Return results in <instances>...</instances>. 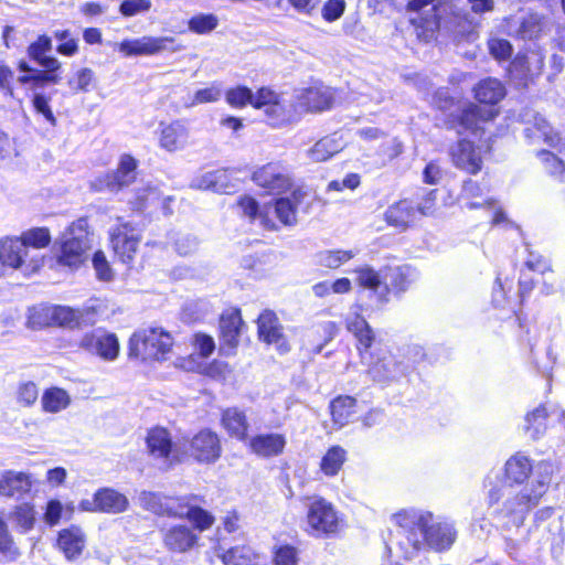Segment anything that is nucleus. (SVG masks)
Listing matches in <instances>:
<instances>
[{"mask_svg":"<svg viewBox=\"0 0 565 565\" xmlns=\"http://www.w3.org/2000/svg\"><path fill=\"white\" fill-rule=\"evenodd\" d=\"M396 523L402 529L401 534H406L409 527L407 540L415 550L422 545V540L436 551H443L451 546L456 539V532L447 522L433 523V514L425 513H398L394 515Z\"/></svg>","mask_w":565,"mask_h":565,"instance_id":"nucleus-1","label":"nucleus"},{"mask_svg":"<svg viewBox=\"0 0 565 565\" xmlns=\"http://www.w3.org/2000/svg\"><path fill=\"white\" fill-rule=\"evenodd\" d=\"M90 247L92 238L88 231V221L81 217L63 233L57 262L60 265L72 269L78 268L88 258Z\"/></svg>","mask_w":565,"mask_h":565,"instance_id":"nucleus-2","label":"nucleus"},{"mask_svg":"<svg viewBox=\"0 0 565 565\" xmlns=\"http://www.w3.org/2000/svg\"><path fill=\"white\" fill-rule=\"evenodd\" d=\"M173 345L169 332L159 327H148L136 331L129 340V356L142 360H161Z\"/></svg>","mask_w":565,"mask_h":565,"instance_id":"nucleus-3","label":"nucleus"},{"mask_svg":"<svg viewBox=\"0 0 565 565\" xmlns=\"http://www.w3.org/2000/svg\"><path fill=\"white\" fill-rule=\"evenodd\" d=\"M255 108L264 113L267 122L273 127H280L296 119L297 107L285 95L267 87L256 93Z\"/></svg>","mask_w":565,"mask_h":565,"instance_id":"nucleus-4","label":"nucleus"},{"mask_svg":"<svg viewBox=\"0 0 565 565\" xmlns=\"http://www.w3.org/2000/svg\"><path fill=\"white\" fill-rule=\"evenodd\" d=\"M0 263L12 269L32 273L43 265V258L38 254L30 255V250L19 237H4L0 239Z\"/></svg>","mask_w":565,"mask_h":565,"instance_id":"nucleus-5","label":"nucleus"},{"mask_svg":"<svg viewBox=\"0 0 565 565\" xmlns=\"http://www.w3.org/2000/svg\"><path fill=\"white\" fill-rule=\"evenodd\" d=\"M136 159L129 154H124L120 158L117 170L97 177L92 182V188L96 191L118 192L136 180Z\"/></svg>","mask_w":565,"mask_h":565,"instance_id":"nucleus-6","label":"nucleus"},{"mask_svg":"<svg viewBox=\"0 0 565 565\" xmlns=\"http://www.w3.org/2000/svg\"><path fill=\"white\" fill-rule=\"evenodd\" d=\"M308 525L315 535H329L338 531L339 518L331 503L315 499L308 507Z\"/></svg>","mask_w":565,"mask_h":565,"instance_id":"nucleus-7","label":"nucleus"},{"mask_svg":"<svg viewBox=\"0 0 565 565\" xmlns=\"http://www.w3.org/2000/svg\"><path fill=\"white\" fill-rule=\"evenodd\" d=\"M174 40L172 38H153L142 36L134 40H124L118 44V50L126 56L134 55H153L162 51H180L181 45H173Z\"/></svg>","mask_w":565,"mask_h":565,"instance_id":"nucleus-8","label":"nucleus"},{"mask_svg":"<svg viewBox=\"0 0 565 565\" xmlns=\"http://www.w3.org/2000/svg\"><path fill=\"white\" fill-rule=\"evenodd\" d=\"M547 23L537 13H526L521 17H510L504 20L505 32L521 40H536L544 32Z\"/></svg>","mask_w":565,"mask_h":565,"instance_id":"nucleus-9","label":"nucleus"},{"mask_svg":"<svg viewBox=\"0 0 565 565\" xmlns=\"http://www.w3.org/2000/svg\"><path fill=\"white\" fill-rule=\"evenodd\" d=\"M543 66L544 55L540 51H529L515 56L510 65L509 73L518 85L525 86L542 73Z\"/></svg>","mask_w":565,"mask_h":565,"instance_id":"nucleus-10","label":"nucleus"},{"mask_svg":"<svg viewBox=\"0 0 565 565\" xmlns=\"http://www.w3.org/2000/svg\"><path fill=\"white\" fill-rule=\"evenodd\" d=\"M146 444L148 454L166 469L180 460L172 448L171 436L164 428L151 429L146 438Z\"/></svg>","mask_w":565,"mask_h":565,"instance_id":"nucleus-11","label":"nucleus"},{"mask_svg":"<svg viewBox=\"0 0 565 565\" xmlns=\"http://www.w3.org/2000/svg\"><path fill=\"white\" fill-rule=\"evenodd\" d=\"M334 94L330 87L313 86L301 89L296 95L297 110L307 113H320L332 107Z\"/></svg>","mask_w":565,"mask_h":565,"instance_id":"nucleus-12","label":"nucleus"},{"mask_svg":"<svg viewBox=\"0 0 565 565\" xmlns=\"http://www.w3.org/2000/svg\"><path fill=\"white\" fill-rule=\"evenodd\" d=\"M222 447L218 436L209 430L199 431L190 441L189 452L196 461L212 463L221 456Z\"/></svg>","mask_w":565,"mask_h":565,"instance_id":"nucleus-13","label":"nucleus"},{"mask_svg":"<svg viewBox=\"0 0 565 565\" xmlns=\"http://www.w3.org/2000/svg\"><path fill=\"white\" fill-rule=\"evenodd\" d=\"M121 221V217H118ZM111 244L115 254L122 263H130L137 252L139 234L128 222H120L111 232Z\"/></svg>","mask_w":565,"mask_h":565,"instance_id":"nucleus-14","label":"nucleus"},{"mask_svg":"<svg viewBox=\"0 0 565 565\" xmlns=\"http://www.w3.org/2000/svg\"><path fill=\"white\" fill-rule=\"evenodd\" d=\"M79 347L106 361L115 360L119 353V341L114 333H86L81 339Z\"/></svg>","mask_w":565,"mask_h":565,"instance_id":"nucleus-15","label":"nucleus"},{"mask_svg":"<svg viewBox=\"0 0 565 565\" xmlns=\"http://www.w3.org/2000/svg\"><path fill=\"white\" fill-rule=\"evenodd\" d=\"M140 505L157 515L183 518L184 509L177 500L160 493L142 491L139 494Z\"/></svg>","mask_w":565,"mask_h":565,"instance_id":"nucleus-16","label":"nucleus"},{"mask_svg":"<svg viewBox=\"0 0 565 565\" xmlns=\"http://www.w3.org/2000/svg\"><path fill=\"white\" fill-rule=\"evenodd\" d=\"M253 180L257 185L277 193L287 190L291 184L286 170L277 163H268L255 171Z\"/></svg>","mask_w":565,"mask_h":565,"instance_id":"nucleus-17","label":"nucleus"},{"mask_svg":"<svg viewBox=\"0 0 565 565\" xmlns=\"http://www.w3.org/2000/svg\"><path fill=\"white\" fill-rule=\"evenodd\" d=\"M33 481L29 473L6 470L0 476V495L15 500L30 493Z\"/></svg>","mask_w":565,"mask_h":565,"instance_id":"nucleus-18","label":"nucleus"},{"mask_svg":"<svg viewBox=\"0 0 565 565\" xmlns=\"http://www.w3.org/2000/svg\"><path fill=\"white\" fill-rule=\"evenodd\" d=\"M451 158L455 166L469 173L476 174L481 170V157L472 142L462 139L451 148Z\"/></svg>","mask_w":565,"mask_h":565,"instance_id":"nucleus-19","label":"nucleus"},{"mask_svg":"<svg viewBox=\"0 0 565 565\" xmlns=\"http://www.w3.org/2000/svg\"><path fill=\"white\" fill-rule=\"evenodd\" d=\"M189 129L181 120L160 125L159 145L162 149L174 152L183 149L189 139Z\"/></svg>","mask_w":565,"mask_h":565,"instance_id":"nucleus-20","label":"nucleus"},{"mask_svg":"<svg viewBox=\"0 0 565 565\" xmlns=\"http://www.w3.org/2000/svg\"><path fill=\"white\" fill-rule=\"evenodd\" d=\"M44 312L53 322L66 328H76L82 324L92 323L90 317L94 315V312L88 309L79 310L63 306L46 308Z\"/></svg>","mask_w":565,"mask_h":565,"instance_id":"nucleus-21","label":"nucleus"},{"mask_svg":"<svg viewBox=\"0 0 565 565\" xmlns=\"http://www.w3.org/2000/svg\"><path fill=\"white\" fill-rule=\"evenodd\" d=\"M198 535L185 525H174L163 534L164 546L173 553H185L198 543Z\"/></svg>","mask_w":565,"mask_h":565,"instance_id":"nucleus-22","label":"nucleus"},{"mask_svg":"<svg viewBox=\"0 0 565 565\" xmlns=\"http://www.w3.org/2000/svg\"><path fill=\"white\" fill-rule=\"evenodd\" d=\"M259 338L268 343L275 344L278 349L287 350L285 339L281 332V326L277 316L269 310H265L257 320Z\"/></svg>","mask_w":565,"mask_h":565,"instance_id":"nucleus-23","label":"nucleus"},{"mask_svg":"<svg viewBox=\"0 0 565 565\" xmlns=\"http://www.w3.org/2000/svg\"><path fill=\"white\" fill-rule=\"evenodd\" d=\"M286 438L281 434H262L253 437L249 447L260 457H275L284 451Z\"/></svg>","mask_w":565,"mask_h":565,"instance_id":"nucleus-24","label":"nucleus"},{"mask_svg":"<svg viewBox=\"0 0 565 565\" xmlns=\"http://www.w3.org/2000/svg\"><path fill=\"white\" fill-rule=\"evenodd\" d=\"M307 193L302 190H295L290 196L280 198L275 202V213L285 225H292L297 222V212L302 205Z\"/></svg>","mask_w":565,"mask_h":565,"instance_id":"nucleus-25","label":"nucleus"},{"mask_svg":"<svg viewBox=\"0 0 565 565\" xmlns=\"http://www.w3.org/2000/svg\"><path fill=\"white\" fill-rule=\"evenodd\" d=\"M384 216L388 225L405 231L414 222L415 209L409 201L402 200L388 206Z\"/></svg>","mask_w":565,"mask_h":565,"instance_id":"nucleus-26","label":"nucleus"},{"mask_svg":"<svg viewBox=\"0 0 565 565\" xmlns=\"http://www.w3.org/2000/svg\"><path fill=\"white\" fill-rule=\"evenodd\" d=\"M498 115L491 106L469 105L460 115V125L466 130L477 131L481 122L489 121Z\"/></svg>","mask_w":565,"mask_h":565,"instance_id":"nucleus-27","label":"nucleus"},{"mask_svg":"<svg viewBox=\"0 0 565 565\" xmlns=\"http://www.w3.org/2000/svg\"><path fill=\"white\" fill-rule=\"evenodd\" d=\"M99 512L118 514L127 511L129 500L127 497L113 488H102L97 491Z\"/></svg>","mask_w":565,"mask_h":565,"instance_id":"nucleus-28","label":"nucleus"},{"mask_svg":"<svg viewBox=\"0 0 565 565\" xmlns=\"http://www.w3.org/2000/svg\"><path fill=\"white\" fill-rule=\"evenodd\" d=\"M475 97L483 106L499 103L505 95L504 86L495 78L480 81L475 87Z\"/></svg>","mask_w":565,"mask_h":565,"instance_id":"nucleus-29","label":"nucleus"},{"mask_svg":"<svg viewBox=\"0 0 565 565\" xmlns=\"http://www.w3.org/2000/svg\"><path fill=\"white\" fill-rule=\"evenodd\" d=\"M57 544L68 559L81 555L85 546V537L77 527L63 530L60 532Z\"/></svg>","mask_w":565,"mask_h":565,"instance_id":"nucleus-30","label":"nucleus"},{"mask_svg":"<svg viewBox=\"0 0 565 565\" xmlns=\"http://www.w3.org/2000/svg\"><path fill=\"white\" fill-rule=\"evenodd\" d=\"M243 321L239 311L223 315L220 320V330L223 342L231 349L238 343Z\"/></svg>","mask_w":565,"mask_h":565,"instance_id":"nucleus-31","label":"nucleus"},{"mask_svg":"<svg viewBox=\"0 0 565 565\" xmlns=\"http://www.w3.org/2000/svg\"><path fill=\"white\" fill-rule=\"evenodd\" d=\"M353 315L354 317L352 319H348L347 321V328L350 332L354 334L356 340L359 341L360 345L363 347L365 350L369 349L374 340V332L366 322V320L360 316L359 311L361 310L360 305H355L353 307Z\"/></svg>","mask_w":565,"mask_h":565,"instance_id":"nucleus-32","label":"nucleus"},{"mask_svg":"<svg viewBox=\"0 0 565 565\" xmlns=\"http://www.w3.org/2000/svg\"><path fill=\"white\" fill-rule=\"evenodd\" d=\"M355 399L351 396H339L330 404L332 420L338 427L347 425L354 415Z\"/></svg>","mask_w":565,"mask_h":565,"instance_id":"nucleus-33","label":"nucleus"},{"mask_svg":"<svg viewBox=\"0 0 565 565\" xmlns=\"http://www.w3.org/2000/svg\"><path fill=\"white\" fill-rule=\"evenodd\" d=\"M222 423L225 429L234 437L244 439L248 424L243 412L237 408H228L223 413Z\"/></svg>","mask_w":565,"mask_h":565,"instance_id":"nucleus-34","label":"nucleus"},{"mask_svg":"<svg viewBox=\"0 0 565 565\" xmlns=\"http://www.w3.org/2000/svg\"><path fill=\"white\" fill-rule=\"evenodd\" d=\"M224 565H254L256 554L247 545H236L220 554Z\"/></svg>","mask_w":565,"mask_h":565,"instance_id":"nucleus-35","label":"nucleus"},{"mask_svg":"<svg viewBox=\"0 0 565 565\" xmlns=\"http://www.w3.org/2000/svg\"><path fill=\"white\" fill-rule=\"evenodd\" d=\"M347 459V451L340 446L328 449L320 462L321 471L329 477L338 475Z\"/></svg>","mask_w":565,"mask_h":565,"instance_id":"nucleus-36","label":"nucleus"},{"mask_svg":"<svg viewBox=\"0 0 565 565\" xmlns=\"http://www.w3.org/2000/svg\"><path fill=\"white\" fill-rule=\"evenodd\" d=\"M340 149L341 145L334 136H327L308 150V157L315 162H322L339 152Z\"/></svg>","mask_w":565,"mask_h":565,"instance_id":"nucleus-37","label":"nucleus"},{"mask_svg":"<svg viewBox=\"0 0 565 565\" xmlns=\"http://www.w3.org/2000/svg\"><path fill=\"white\" fill-rule=\"evenodd\" d=\"M9 520L19 529L22 533H26L33 529L36 518L33 505L29 503H21L15 505L13 511L9 515Z\"/></svg>","mask_w":565,"mask_h":565,"instance_id":"nucleus-38","label":"nucleus"},{"mask_svg":"<svg viewBox=\"0 0 565 565\" xmlns=\"http://www.w3.org/2000/svg\"><path fill=\"white\" fill-rule=\"evenodd\" d=\"M41 403L44 412L58 413L68 406L70 396L64 390L52 387L43 393Z\"/></svg>","mask_w":565,"mask_h":565,"instance_id":"nucleus-39","label":"nucleus"},{"mask_svg":"<svg viewBox=\"0 0 565 565\" xmlns=\"http://www.w3.org/2000/svg\"><path fill=\"white\" fill-rule=\"evenodd\" d=\"M554 467L551 462L542 461L535 468L536 486L532 488L533 494H529L527 500L535 502L536 499L546 492L547 486L551 482Z\"/></svg>","mask_w":565,"mask_h":565,"instance_id":"nucleus-40","label":"nucleus"},{"mask_svg":"<svg viewBox=\"0 0 565 565\" xmlns=\"http://www.w3.org/2000/svg\"><path fill=\"white\" fill-rule=\"evenodd\" d=\"M531 469L532 466L530 460L520 455L510 458L505 463V473L508 479L516 483L523 482L529 477Z\"/></svg>","mask_w":565,"mask_h":565,"instance_id":"nucleus-41","label":"nucleus"},{"mask_svg":"<svg viewBox=\"0 0 565 565\" xmlns=\"http://www.w3.org/2000/svg\"><path fill=\"white\" fill-rule=\"evenodd\" d=\"M529 494H533L532 489H523L520 493H518L514 498H510L505 501L504 508L507 514H516L522 516L524 513L530 511L533 507L537 505L540 499H536L535 502L527 500L526 497Z\"/></svg>","mask_w":565,"mask_h":565,"instance_id":"nucleus-42","label":"nucleus"},{"mask_svg":"<svg viewBox=\"0 0 565 565\" xmlns=\"http://www.w3.org/2000/svg\"><path fill=\"white\" fill-rule=\"evenodd\" d=\"M525 132L527 137L543 139L551 146L559 141L558 135L553 131L546 119L541 116L534 118L533 127L526 128Z\"/></svg>","mask_w":565,"mask_h":565,"instance_id":"nucleus-43","label":"nucleus"},{"mask_svg":"<svg viewBox=\"0 0 565 565\" xmlns=\"http://www.w3.org/2000/svg\"><path fill=\"white\" fill-rule=\"evenodd\" d=\"M44 71H34V88L42 87L46 83L57 84L61 77L55 73L61 67L56 58H46L42 62Z\"/></svg>","mask_w":565,"mask_h":565,"instance_id":"nucleus-44","label":"nucleus"},{"mask_svg":"<svg viewBox=\"0 0 565 565\" xmlns=\"http://www.w3.org/2000/svg\"><path fill=\"white\" fill-rule=\"evenodd\" d=\"M225 100L235 108H243L248 104L255 108L256 94L246 86H237L226 92Z\"/></svg>","mask_w":565,"mask_h":565,"instance_id":"nucleus-45","label":"nucleus"},{"mask_svg":"<svg viewBox=\"0 0 565 565\" xmlns=\"http://www.w3.org/2000/svg\"><path fill=\"white\" fill-rule=\"evenodd\" d=\"M181 507L184 509L183 518L191 521L199 531H205L214 523L213 515L207 511L199 507H189L188 504H181Z\"/></svg>","mask_w":565,"mask_h":565,"instance_id":"nucleus-46","label":"nucleus"},{"mask_svg":"<svg viewBox=\"0 0 565 565\" xmlns=\"http://www.w3.org/2000/svg\"><path fill=\"white\" fill-rule=\"evenodd\" d=\"M24 246L34 248H44L51 243L50 231L46 227H34L22 233L19 237Z\"/></svg>","mask_w":565,"mask_h":565,"instance_id":"nucleus-47","label":"nucleus"},{"mask_svg":"<svg viewBox=\"0 0 565 565\" xmlns=\"http://www.w3.org/2000/svg\"><path fill=\"white\" fill-rule=\"evenodd\" d=\"M547 413L544 406L535 408L532 413L525 417L526 426L525 429L531 434V438H539L546 428L545 419Z\"/></svg>","mask_w":565,"mask_h":565,"instance_id":"nucleus-48","label":"nucleus"},{"mask_svg":"<svg viewBox=\"0 0 565 565\" xmlns=\"http://www.w3.org/2000/svg\"><path fill=\"white\" fill-rule=\"evenodd\" d=\"M353 257L352 250H327L319 255V263L328 268H338Z\"/></svg>","mask_w":565,"mask_h":565,"instance_id":"nucleus-49","label":"nucleus"},{"mask_svg":"<svg viewBox=\"0 0 565 565\" xmlns=\"http://www.w3.org/2000/svg\"><path fill=\"white\" fill-rule=\"evenodd\" d=\"M0 553L11 559L17 558L20 554L9 532L8 524L2 518H0Z\"/></svg>","mask_w":565,"mask_h":565,"instance_id":"nucleus-50","label":"nucleus"},{"mask_svg":"<svg viewBox=\"0 0 565 565\" xmlns=\"http://www.w3.org/2000/svg\"><path fill=\"white\" fill-rule=\"evenodd\" d=\"M222 96V88L220 84L213 83L211 86L201 88L195 92L189 107H194L200 104L215 103Z\"/></svg>","mask_w":565,"mask_h":565,"instance_id":"nucleus-51","label":"nucleus"},{"mask_svg":"<svg viewBox=\"0 0 565 565\" xmlns=\"http://www.w3.org/2000/svg\"><path fill=\"white\" fill-rule=\"evenodd\" d=\"M216 26L217 18L213 14H198L189 21V30L198 34L209 33Z\"/></svg>","mask_w":565,"mask_h":565,"instance_id":"nucleus-52","label":"nucleus"},{"mask_svg":"<svg viewBox=\"0 0 565 565\" xmlns=\"http://www.w3.org/2000/svg\"><path fill=\"white\" fill-rule=\"evenodd\" d=\"M51 39L49 36L42 35L29 46L28 53L31 58L42 65L44 60L52 58L51 56H45V53L51 51Z\"/></svg>","mask_w":565,"mask_h":565,"instance_id":"nucleus-53","label":"nucleus"},{"mask_svg":"<svg viewBox=\"0 0 565 565\" xmlns=\"http://www.w3.org/2000/svg\"><path fill=\"white\" fill-rule=\"evenodd\" d=\"M39 397V390L35 383L25 382L19 385L17 392V401L24 407L33 405Z\"/></svg>","mask_w":565,"mask_h":565,"instance_id":"nucleus-54","label":"nucleus"},{"mask_svg":"<svg viewBox=\"0 0 565 565\" xmlns=\"http://www.w3.org/2000/svg\"><path fill=\"white\" fill-rule=\"evenodd\" d=\"M358 282L361 287L377 291L381 287L379 274L371 267H363L356 270Z\"/></svg>","mask_w":565,"mask_h":565,"instance_id":"nucleus-55","label":"nucleus"},{"mask_svg":"<svg viewBox=\"0 0 565 565\" xmlns=\"http://www.w3.org/2000/svg\"><path fill=\"white\" fill-rule=\"evenodd\" d=\"M94 81V72L90 68L79 70L75 77L68 81L70 88L74 92H88V87Z\"/></svg>","mask_w":565,"mask_h":565,"instance_id":"nucleus-56","label":"nucleus"},{"mask_svg":"<svg viewBox=\"0 0 565 565\" xmlns=\"http://www.w3.org/2000/svg\"><path fill=\"white\" fill-rule=\"evenodd\" d=\"M490 54L497 60H507L512 54V45L508 40L492 38L488 41Z\"/></svg>","mask_w":565,"mask_h":565,"instance_id":"nucleus-57","label":"nucleus"},{"mask_svg":"<svg viewBox=\"0 0 565 565\" xmlns=\"http://www.w3.org/2000/svg\"><path fill=\"white\" fill-rule=\"evenodd\" d=\"M150 8V0H124L119 11L125 17H132L138 13L147 12Z\"/></svg>","mask_w":565,"mask_h":565,"instance_id":"nucleus-58","label":"nucleus"},{"mask_svg":"<svg viewBox=\"0 0 565 565\" xmlns=\"http://www.w3.org/2000/svg\"><path fill=\"white\" fill-rule=\"evenodd\" d=\"M275 565H298V552L290 545L280 546L274 558Z\"/></svg>","mask_w":565,"mask_h":565,"instance_id":"nucleus-59","label":"nucleus"},{"mask_svg":"<svg viewBox=\"0 0 565 565\" xmlns=\"http://www.w3.org/2000/svg\"><path fill=\"white\" fill-rule=\"evenodd\" d=\"M344 0H328L322 7V17L328 22L338 20L344 12Z\"/></svg>","mask_w":565,"mask_h":565,"instance_id":"nucleus-60","label":"nucleus"},{"mask_svg":"<svg viewBox=\"0 0 565 565\" xmlns=\"http://www.w3.org/2000/svg\"><path fill=\"white\" fill-rule=\"evenodd\" d=\"M489 189L482 186L480 183L467 180L463 182L460 200H470V199H479L487 196Z\"/></svg>","mask_w":565,"mask_h":565,"instance_id":"nucleus-61","label":"nucleus"},{"mask_svg":"<svg viewBox=\"0 0 565 565\" xmlns=\"http://www.w3.org/2000/svg\"><path fill=\"white\" fill-rule=\"evenodd\" d=\"M544 161L546 162V169L553 175L558 177L561 182H565V164L553 153L544 151L542 152Z\"/></svg>","mask_w":565,"mask_h":565,"instance_id":"nucleus-62","label":"nucleus"},{"mask_svg":"<svg viewBox=\"0 0 565 565\" xmlns=\"http://www.w3.org/2000/svg\"><path fill=\"white\" fill-rule=\"evenodd\" d=\"M544 161L546 162V169L553 175L558 177L561 182H565V164L553 153L544 151L542 152Z\"/></svg>","mask_w":565,"mask_h":565,"instance_id":"nucleus-63","label":"nucleus"},{"mask_svg":"<svg viewBox=\"0 0 565 565\" xmlns=\"http://www.w3.org/2000/svg\"><path fill=\"white\" fill-rule=\"evenodd\" d=\"M33 107L35 108V110L43 115L44 118L52 125V126H55L56 125V118L49 105V99L44 96V95H41V94H35L34 97H33Z\"/></svg>","mask_w":565,"mask_h":565,"instance_id":"nucleus-64","label":"nucleus"}]
</instances>
